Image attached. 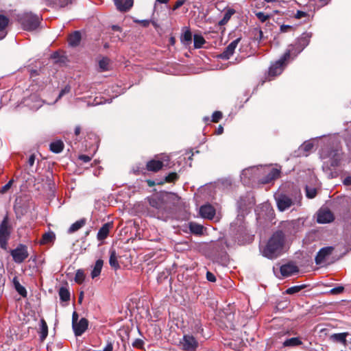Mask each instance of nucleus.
<instances>
[{"label": "nucleus", "instance_id": "nucleus-1", "mask_svg": "<svg viewBox=\"0 0 351 351\" xmlns=\"http://www.w3.org/2000/svg\"><path fill=\"white\" fill-rule=\"evenodd\" d=\"M284 243V233L281 230L277 231L269 239L266 245L261 248V254L267 258H276L282 253Z\"/></svg>", "mask_w": 351, "mask_h": 351}, {"label": "nucleus", "instance_id": "nucleus-2", "mask_svg": "<svg viewBox=\"0 0 351 351\" xmlns=\"http://www.w3.org/2000/svg\"><path fill=\"white\" fill-rule=\"evenodd\" d=\"M275 199L279 210L285 211L292 206H300L301 205L302 195L300 193H295L291 196L280 193L275 195Z\"/></svg>", "mask_w": 351, "mask_h": 351}, {"label": "nucleus", "instance_id": "nucleus-3", "mask_svg": "<svg viewBox=\"0 0 351 351\" xmlns=\"http://www.w3.org/2000/svg\"><path fill=\"white\" fill-rule=\"evenodd\" d=\"M266 173L265 170L262 167H251L243 170L241 179L245 184H248L252 180L258 179L260 180L261 176Z\"/></svg>", "mask_w": 351, "mask_h": 351}, {"label": "nucleus", "instance_id": "nucleus-4", "mask_svg": "<svg viewBox=\"0 0 351 351\" xmlns=\"http://www.w3.org/2000/svg\"><path fill=\"white\" fill-rule=\"evenodd\" d=\"M293 47H291L290 49H287L280 59L271 65L269 69V76L275 77L282 73L285 66V62L291 58V53L293 51Z\"/></svg>", "mask_w": 351, "mask_h": 351}, {"label": "nucleus", "instance_id": "nucleus-5", "mask_svg": "<svg viewBox=\"0 0 351 351\" xmlns=\"http://www.w3.org/2000/svg\"><path fill=\"white\" fill-rule=\"evenodd\" d=\"M20 22L24 29L32 31L36 29L40 23V18L38 16L32 13H24L20 17Z\"/></svg>", "mask_w": 351, "mask_h": 351}, {"label": "nucleus", "instance_id": "nucleus-6", "mask_svg": "<svg viewBox=\"0 0 351 351\" xmlns=\"http://www.w3.org/2000/svg\"><path fill=\"white\" fill-rule=\"evenodd\" d=\"M311 36V33L304 32L298 38L295 45L289 46L288 49L293 47L291 56H293L295 57L300 53L309 44Z\"/></svg>", "mask_w": 351, "mask_h": 351}, {"label": "nucleus", "instance_id": "nucleus-7", "mask_svg": "<svg viewBox=\"0 0 351 351\" xmlns=\"http://www.w3.org/2000/svg\"><path fill=\"white\" fill-rule=\"evenodd\" d=\"M322 159H328L330 165L332 167H337L341 160V154L338 150H323L321 153Z\"/></svg>", "mask_w": 351, "mask_h": 351}, {"label": "nucleus", "instance_id": "nucleus-8", "mask_svg": "<svg viewBox=\"0 0 351 351\" xmlns=\"http://www.w3.org/2000/svg\"><path fill=\"white\" fill-rule=\"evenodd\" d=\"M10 231L8 226V217H5L0 225V246L5 250L7 247L8 240L10 237Z\"/></svg>", "mask_w": 351, "mask_h": 351}, {"label": "nucleus", "instance_id": "nucleus-9", "mask_svg": "<svg viewBox=\"0 0 351 351\" xmlns=\"http://www.w3.org/2000/svg\"><path fill=\"white\" fill-rule=\"evenodd\" d=\"M13 260L16 263H23L28 257L27 247L25 245L20 244L10 252Z\"/></svg>", "mask_w": 351, "mask_h": 351}, {"label": "nucleus", "instance_id": "nucleus-10", "mask_svg": "<svg viewBox=\"0 0 351 351\" xmlns=\"http://www.w3.org/2000/svg\"><path fill=\"white\" fill-rule=\"evenodd\" d=\"M333 251L334 247L331 246L324 247L320 249L315 256V263L319 265L325 264Z\"/></svg>", "mask_w": 351, "mask_h": 351}, {"label": "nucleus", "instance_id": "nucleus-11", "mask_svg": "<svg viewBox=\"0 0 351 351\" xmlns=\"http://www.w3.org/2000/svg\"><path fill=\"white\" fill-rule=\"evenodd\" d=\"M169 161L168 156H162V160L153 159L147 162L146 167L148 171H158L165 165L164 162Z\"/></svg>", "mask_w": 351, "mask_h": 351}, {"label": "nucleus", "instance_id": "nucleus-12", "mask_svg": "<svg viewBox=\"0 0 351 351\" xmlns=\"http://www.w3.org/2000/svg\"><path fill=\"white\" fill-rule=\"evenodd\" d=\"M182 344L186 351H195L198 345L195 337L189 335H184Z\"/></svg>", "mask_w": 351, "mask_h": 351}, {"label": "nucleus", "instance_id": "nucleus-13", "mask_svg": "<svg viewBox=\"0 0 351 351\" xmlns=\"http://www.w3.org/2000/svg\"><path fill=\"white\" fill-rule=\"evenodd\" d=\"M334 220L332 213L328 209L321 208L317 213V221L319 223H326L332 222Z\"/></svg>", "mask_w": 351, "mask_h": 351}, {"label": "nucleus", "instance_id": "nucleus-14", "mask_svg": "<svg viewBox=\"0 0 351 351\" xmlns=\"http://www.w3.org/2000/svg\"><path fill=\"white\" fill-rule=\"evenodd\" d=\"M149 205L158 212L165 208V204L161 195L155 194L147 198Z\"/></svg>", "mask_w": 351, "mask_h": 351}, {"label": "nucleus", "instance_id": "nucleus-15", "mask_svg": "<svg viewBox=\"0 0 351 351\" xmlns=\"http://www.w3.org/2000/svg\"><path fill=\"white\" fill-rule=\"evenodd\" d=\"M280 271L282 277H288L298 272V267L293 263H288L280 267Z\"/></svg>", "mask_w": 351, "mask_h": 351}, {"label": "nucleus", "instance_id": "nucleus-16", "mask_svg": "<svg viewBox=\"0 0 351 351\" xmlns=\"http://www.w3.org/2000/svg\"><path fill=\"white\" fill-rule=\"evenodd\" d=\"M88 321L86 318H82L77 323L72 325L75 336H81L87 329Z\"/></svg>", "mask_w": 351, "mask_h": 351}, {"label": "nucleus", "instance_id": "nucleus-17", "mask_svg": "<svg viewBox=\"0 0 351 351\" xmlns=\"http://www.w3.org/2000/svg\"><path fill=\"white\" fill-rule=\"evenodd\" d=\"M239 41L240 38H237L231 42L225 49L223 52L220 54V58L224 60H228L233 55Z\"/></svg>", "mask_w": 351, "mask_h": 351}, {"label": "nucleus", "instance_id": "nucleus-18", "mask_svg": "<svg viewBox=\"0 0 351 351\" xmlns=\"http://www.w3.org/2000/svg\"><path fill=\"white\" fill-rule=\"evenodd\" d=\"M117 9L122 12L129 11L133 6L134 0H114Z\"/></svg>", "mask_w": 351, "mask_h": 351}, {"label": "nucleus", "instance_id": "nucleus-19", "mask_svg": "<svg viewBox=\"0 0 351 351\" xmlns=\"http://www.w3.org/2000/svg\"><path fill=\"white\" fill-rule=\"evenodd\" d=\"M199 213L202 217L212 219L215 217V209L211 205H203L200 207Z\"/></svg>", "mask_w": 351, "mask_h": 351}, {"label": "nucleus", "instance_id": "nucleus-20", "mask_svg": "<svg viewBox=\"0 0 351 351\" xmlns=\"http://www.w3.org/2000/svg\"><path fill=\"white\" fill-rule=\"evenodd\" d=\"M112 224L111 223H104L99 230L97 238L99 241L104 240L109 234L110 230L112 228Z\"/></svg>", "mask_w": 351, "mask_h": 351}, {"label": "nucleus", "instance_id": "nucleus-21", "mask_svg": "<svg viewBox=\"0 0 351 351\" xmlns=\"http://www.w3.org/2000/svg\"><path fill=\"white\" fill-rule=\"evenodd\" d=\"M280 171L278 169L272 168L269 172L267 173V176L265 178H261L260 181H261L263 184H267L278 178L280 176Z\"/></svg>", "mask_w": 351, "mask_h": 351}, {"label": "nucleus", "instance_id": "nucleus-22", "mask_svg": "<svg viewBox=\"0 0 351 351\" xmlns=\"http://www.w3.org/2000/svg\"><path fill=\"white\" fill-rule=\"evenodd\" d=\"M103 265L104 261L101 259H98L95 262L90 272V276L93 279L98 277L100 275L103 267Z\"/></svg>", "mask_w": 351, "mask_h": 351}, {"label": "nucleus", "instance_id": "nucleus-23", "mask_svg": "<svg viewBox=\"0 0 351 351\" xmlns=\"http://www.w3.org/2000/svg\"><path fill=\"white\" fill-rule=\"evenodd\" d=\"M9 19L8 17L0 14V39L3 38L7 35V26Z\"/></svg>", "mask_w": 351, "mask_h": 351}, {"label": "nucleus", "instance_id": "nucleus-24", "mask_svg": "<svg viewBox=\"0 0 351 351\" xmlns=\"http://www.w3.org/2000/svg\"><path fill=\"white\" fill-rule=\"evenodd\" d=\"M109 264L114 269H117L120 267L118 262V257L114 250H111L110 251Z\"/></svg>", "mask_w": 351, "mask_h": 351}, {"label": "nucleus", "instance_id": "nucleus-25", "mask_svg": "<svg viewBox=\"0 0 351 351\" xmlns=\"http://www.w3.org/2000/svg\"><path fill=\"white\" fill-rule=\"evenodd\" d=\"M48 335V326L44 319H41L40 322V338L41 341H44Z\"/></svg>", "mask_w": 351, "mask_h": 351}, {"label": "nucleus", "instance_id": "nucleus-26", "mask_svg": "<svg viewBox=\"0 0 351 351\" xmlns=\"http://www.w3.org/2000/svg\"><path fill=\"white\" fill-rule=\"evenodd\" d=\"M49 147L52 152L58 154L63 150L64 143L62 141H56L50 144Z\"/></svg>", "mask_w": 351, "mask_h": 351}, {"label": "nucleus", "instance_id": "nucleus-27", "mask_svg": "<svg viewBox=\"0 0 351 351\" xmlns=\"http://www.w3.org/2000/svg\"><path fill=\"white\" fill-rule=\"evenodd\" d=\"M86 224V219H81L75 223H73L70 228L68 230V232L71 234L73 233L78 230H80L81 228H82Z\"/></svg>", "mask_w": 351, "mask_h": 351}, {"label": "nucleus", "instance_id": "nucleus-28", "mask_svg": "<svg viewBox=\"0 0 351 351\" xmlns=\"http://www.w3.org/2000/svg\"><path fill=\"white\" fill-rule=\"evenodd\" d=\"M302 343V341L298 337H292L287 339L283 342L285 347H296Z\"/></svg>", "mask_w": 351, "mask_h": 351}, {"label": "nucleus", "instance_id": "nucleus-29", "mask_svg": "<svg viewBox=\"0 0 351 351\" xmlns=\"http://www.w3.org/2000/svg\"><path fill=\"white\" fill-rule=\"evenodd\" d=\"M81 40V34L79 32L76 31L73 34H72L69 38V45L73 47L78 45Z\"/></svg>", "mask_w": 351, "mask_h": 351}, {"label": "nucleus", "instance_id": "nucleus-30", "mask_svg": "<svg viewBox=\"0 0 351 351\" xmlns=\"http://www.w3.org/2000/svg\"><path fill=\"white\" fill-rule=\"evenodd\" d=\"M189 228L191 232L195 234H202L203 233V226L195 222H190Z\"/></svg>", "mask_w": 351, "mask_h": 351}, {"label": "nucleus", "instance_id": "nucleus-31", "mask_svg": "<svg viewBox=\"0 0 351 351\" xmlns=\"http://www.w3.org/2000/svg\"><path fill=\"white\" fill-rule=\"evenodd\" d=\"M234 12H235L233 9H228V10H226L223 14L222 19H221L219 21V23H218L219 25L222 26V25H226L228 22V21L230 19L232 16L234 14Z\"/></svg>", "mask_w": 351, "mask_h": 351}, {"label": "nucleus", "instance_id": "nucleus-32", "mask_svg": "<svg viewBox=\"0 0 351 351\" xmlns=\"http://www.w3.org/2000/svg\"><path fill=\"white\" fill-rule=\"evenodd\" d=\"M347 333H335L331 335L330 338L334 341L346 344Z\"/></svg>", "mask_w": 351, "mask_h": 351}, {"label": "nucleus", "instance_id": "nucleus-33", "mask_svg": "<svg viewBox=\"0 0 351 351\" xmlns=\"http://www.w3.org/2000/svg\"><path fill=\"white\" fill-rule=\"evenodd\" d=\"M55 239V234L52 232H45L40 240V244H47L53 241Z\"/></svg>", "mask_w": 351, "mask_h": 351}, {"label": "nucleus", "instance_id": "nucleus-34", "mask_svg": "<svg viewBox=\"0 0 351 351\" xmlns=\"http://www.w3.org/2000/svg\"><path fill=\"white\" fill-rule=\"evenodd\" d=\"M181 41L185 45H189L192 41V34L189 29H187L181 36Z\"/></svg>", "mask_w": 351, "mask_h": 351}, {"label": "nucleus", "instance_id": "nucleus-35", "mask_svg": "<svg viewBox=\"0 0 351 351\" xmlns=\"http://www.w3.org/2000/svg\"><path fill=\"white\" fill-rule=\"evenodd\" d=\"M59 296L62 301L68 302L70 300V293L65 287H61L59 290Z\"/></svg>", "mask_w": 351, "mask_h": 351}, {"label": "nucleus", "instance_id": "nucleus-36", "mask_svg": "<svg viewBox=\"0 0 351 351\" xmlns=\"http://www.w3.org/2000/svg\"><path fill=\"white\" fill-rule=\"evenodd\" d=\"M194 47L196 49H199L202 47L203 45L205 43V40L201 35L195 34L194 35Z\"/></svg>", "mask_w": 351, "mask_h": 351}, {"label": "nucleus", "instance_id": "nucleus-37", "mask_svg": "<svg viewBox=\"0 0 351 351\" xmlns=\"http://www.w3.org/2000/svg\"><path fill=\"white\" fill-rule=\"evenodd\" d=\"M14 287H15L16 290L17 291V292L21 295L25 297L27 294L26 289H25V287L23 286H22L19 283V282L16 278L14 279Z\"/></svg>", "mask_w": 351, "mask_h": 351}, {"label": "nucleus", "instance_id": "nucleus-38", "mask_svg": "<svg viewBox=\"0 0 351 351\" xmlns=\"http://www.w3.org/2000/svg\"><path fill=\"white\" fill-rule=\"evenodd\" d=\"M110 60L107 58H103L99 61V67L100 71H108L109 69Z\"/></svg>", "mask_w": 351, "mask_h": 351}, {"label": "nucleus", "instance_id": "nucleus-39", "mask_svg": "<svg viewBox=\"0 0 351 351\" xmlns=\"http://www.w3.org/2000/svg\"><path fill=\"white\" fill-rule=\"evenodd\" d=\"M306 286L305 285H298V286H293V287H289L288 288L286 291H285V293L287 294H289V295H292V294H295L296 293H298L299 291H300L302 289H303Z\"/></svg>", "mask_w": 351, "mask_h": 351}, {"label": "nucleus", "instance_id": "nucleus-40", "mask_svg": "<svg viewBox=\"0 0 351 351\" xmlns=\"http://www.w3.org/2000/svg\"><path fill=\"white\" fill-rule=\"evenodd\" d=\"M313 147V144L311 142L306 141L300 147V149L304 151V155L307 156L308 152Z\"/></svg>", "mask_w": 351, "mask_h": 351}, {"label": "nucleus", "instance_id": "nucleus-41", "mask_svg": "<svg viewBox=\"0 0 351 351\" xmlns=\"http://www.w3.org/2000/svg\"><path fill=\"white\" fill-rule=\"evenodd\" d=\"M85 279V275L82 270L79 269L77 271L75 276V281L78 283L81 284L84 282Z\"/></svg>", "mask_w": 351, "mask_h": 351}, {"label": "nucleus", "instance_id": "nucleus-42", "mask_svg": "<svg viewBox=\"0 0 351 351\" xmlns=\"http://www.w3.org/2000/svg\"><path fill=\"white\" fill-rule=\"evenodd\" d=\"M49 3H58L61 7H64L65 5L71 3L73 0H46Z\"/></svg>", "mask_w": 351, "mask_h": 351}, {"label": "nucleus", "instance_id": "nucleus-43", "mask_svg": "<svg viewBox=\"0 0 351 351\" xmlns=\"http://www.w3.org/2000/svg\"><path fill=\"white\" fill-rule=\"evenodd\" d=\"M345 248L346 252L351 250V232L346 233L345 237Z\"/></svg>", "mask_w": 351, "mask_h": 351}, {"label": "nucleus", "instance_id": "nucleus-44", "mask_svg": "<svg viewBox=\"0 0 351 351\" xmlns=\"http://www.w3.org/2000/svg\"><path fill=\"white\" fill-rule=\"evenodd\" d=\"M294 226H295V223L293 221H285L282 224V228L286 229L285 231L289 234L292 233V231L290 230V229L292 228H293Z\"/></svg>", "mask_w": 351, "mask_h": 351}, {"label": "nucleus", "instance_id": "nucleus-45", "mask_svg": "<svg viewBox=\"0 0 351 351\" xmlns=\"http://www.w3.org/2000/svg\"><path fill=\"white\" fill-rule=\"evenodd\" d=\"M306 197L308 198H313L317 195V190L314 188H309L306 186Z\"/></svg>", "mask_w": 351, "mask_h": 351}, {"label": "nucleus", "instance_id": "nucleus-46", "mask_svg": "<svg viewBox=\"0 0 351 351\" xmlns=\"http://www.w3.org/2000/svg\"><path fill=\"white\" fill-rule=\"evenodd\" d=\"M178 178V176L176 173H170L165 177V181L167 182H172L176 181Z\"/></svg>", "mask_w": 351, "mask_h": 351}, {"label": "nucleus", "instance_id": "nucleus-47", "mask_svg": "<svg viewBox=\"0 0 351 351\" xmlns=\"http://www.w3.org/2000/svg\"><path fill=\"white\" fill-rule=\"evenodd\" d=\"M222 118V113L220 111H215L212 115V121L218 123Z\"/></svg>", "mask_w": 351, "mask_h": 351}, {"label": "nucleus", "instance_id": "nucleus-48", "mask_svg": "<svg viewBox=\"0 0 351 351\" xmlns=\"http://www.w3.org/2000/svg\"><path fill=\"white\" fill-rule=\"evenodd\" d=\"M256 16L262 23L265 22L269 18V15L265 14L262 12L256 13Z\"/></svg>", "mask_w": 351, "mask_h": 351}, {"label": "nucleus", "instance_id": "nucleus-49", "mask_svg": "<svg viewBox=\"0 0 351 351\" xmlns=\"http://www.w3.org/2000/svg\"><path fill=\"white\" fill-rule=\"evenodd\" d=\"M13 182H14L13 180H10L6 184H5L3 186H2L0 192L1 193H6L11 188Z\"/></svg>", "mask_w": 351, "mask_h": 351}, {"label": "nucleus", "instance_id": "nucleus-50", "mask_svg": "<svg viewBox=\"0 0 351 351\" xmlns=\"http://www.w3.org/2000/svg\"><path fill=\"white\" fill-rule=\"evenodd\" d=\"M144 342L142 339H136L134 340V341L132 343V346L137 348H143Z\"/></svg>", "mask_w": 351, "mask_h": 351}, {"label": "nucleus", "instance_id": "nucleus-51", "mask_svg": "<svg viewBox=\"0 0 351 351\" xmlns=\"http://www.w3.org/2000/svg\"><path fill=\"white\" fill-rule=\"evenodd\" d=\"M185 1L186 0H178L176 1L173 7V10H176L177 9H178L180 7H181L184 3H185Z\"/></svg>", "mask_w": 351, "mask_h": 351}, {"label": "nucleus", "instance_id": "nucleus-52", "mask_svg": "<svg viewBox=\"0 0 351 351\" xmlns=\"http://www.w3.org/2000/svg\"><path fill=\"white\" fill-rule=\"evenodd\" d=\"M206 279L208 281L213 282L216 281V278H215V275L210 271H207V273H206Z\"/></svg>", "mask_w": 351, "mask_h": 351}, {"label": "nucleus", "instance_id": "nucleus-53", "mask_svg": "<svg viewBox=\"0 0 351 351\" xmlns=\"http://www.w3.org/2000/svg\"><path fill=\"white\" fill-rule=\"evenodd\" d=\"M343 291V287H337L330 290V293L332 294H338Z\"/></svg>", "mask_w": 351, "mask_h": 351}, {"label": "nucleus", "instance_id": "nucleus-54", "mask_svg": "<svg viewBox=\"0 0 351 351\" xmlns=\"http://www.w3.org/2000/svg\"><path fill=\"white\" fill-rule=\"evenodd\" d=\"M292 29H293V27L291 25H282L280 26V32H287Z\"/></svg>", "mask_w": 351, "mask_h": 351}, {"label": "nucleus", "instance_id": "nucleus-55", "mask_svg": "<svg viewBox=\"0 0 351 351\" xmlns=\"http://www.w3.org/2000/svg\"><path fill=\"white\" fill-rule=\"evenodd\" d=\"M113 343L111 341H108L106 346L104 348L103 351H112Z\"/></svg>", "mask_w": 351, "mask_h": 351}, {"label": "nucleus", "instance_id": "nucleus-56", "mask_svg": "<svg viewBox=\"0 0 351 351\" xmlns=\"http://www.w3.org/2000/svg\"><path fill=\"white\" fill-rule=\"evenodd\" d=\"M306 15H307V14H306V12L298 10V11L297 12V13L295 14V19H302V18H303V17L306 16Z\"/></svg>", "mask_w": 351, "mask_h": 351}, {"label": "nucleus", "instance_id": "nucleus-57", "mask_svg": "<svg viewBox=\"0 0 351 351\" xmlns=\"http://www.w3.org/2000/svg\"><path fill=\"white\" fill-rule=\"evenodd\" d=\"M79 159L83 161L84 162H88L89 161H90L91 158L86 155H80L79 156Z\"/></svg>", "mask_w": 351, "mask_h": 351}, {"label": "nucleus", "instance_id": "nucleus-58", "mask_svg": "<svg viewBox=\"0 0 351 351\" xmlns=\"http://www.w3.org/2000/svg\"><path fill=\"white\" fill-rule=\"evenodd\" d=\"M69 90H70V88L69 87H65L64 89H62L61 90V92L60 93L57 100L60 99L64 94L69 93Z\"/></svg>", "mask_w": 351, "mask_h": 351}, {"label": "nucleus", "instance_id": "nucleus-59", "mask_svg": "<svg viewBox=\"0 0 351 351\" xmlns=\"http://www.w3.org/2000/svg\"><path fill=\"white\" fill-rule=\"evenodd\" d=\"M78 318H79L78 314L77 313L76 311H74L72 315V325L77 323V322H78Z\"/></svg>", "mask_w": 351, "mask_h": 351}, {"label": "nucleus", "instance_id": "nucleus-60", "mask_svg": "<svg viewBox=\"0 0 351 351\" xmlns=\"http://www.w3.org/2000/svg\"><path fill=\"white\" fill-rule=\"evenodd\" d=\"M34 162H35V156L34 154H32L29 156L27 162L30 167H32L34 164Z\"/></svg>", "mask_w": 351, "mask_h": 351}, {"label": "nucleus", "instance_id": "nucleus-61", "mask_svg": "<svg viewBox=\"0 0 351 351\" xmlns=\"http://www.w3.org/2000/svg\"><path fill=\"white\" fill-rule=\"evenodd\" d=\"M104 101H101V98L95 97L92 105L97 106L103 104Z\"/></svg>", "mask_w": 351, "mask_h": 351}, {"label": "nucleus", "instance_id": "nucleus-62", "mask_svg": "<svg viewBox=\"0 0 351 351\" xmlns=\"http://www.w3.org/2000/svg\"><path fill=\"white\" fill-rule=\"evenodd\" d=\"M343 184L346 185V186H350L351 185V177L350 176H348L346 177L344 180H343Z\"/></svg>", "mask_w": 351, "mask_h": 351}, {"label": "nucleus", "instance_id": "nucleus-63", "mask_svg": "<svg viewBox=\"0 0 351 351\" xmlns=\"http://www.w3.org/2000/svg\"><path fill=\"white\" fill-rule=\"evenodd\" d=\"M81 128L80 126H76L75 128V134L78 135L80 133Z\"/></svg>", "mask_w": 351, "mask_h": 351}, {"label": "nucleus", "instance_id": "nucleus-64", "mask_svg": "<svg viewBox=\"0 0 351 351\" xmlns=\"http://www.w3.org/2000/svg\"><path fill=\"white\" fill-rule=\"evenodd\" d=\"M223 127H222V126H221V125H220V126L218 128V129H217V134H221L223 133Z\"/></svg>", "mask_w": 351, "mask_h": 351}]
</instances>
